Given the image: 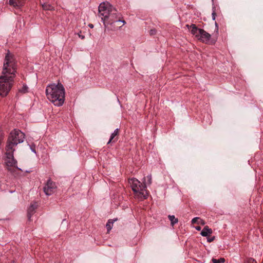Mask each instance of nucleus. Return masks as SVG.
<instances>
[{"instance_id":"obj_1","label":"nucleus","mask_w":263,"mask_h":263,"mask_svg":"<svg viewBox=\"0 0 263 263\" xmlns=\"http://www.w3.org/2000/svg\"><path fill=\"white\" fill-rule=\"evenodd\" d=\"M16 64L13 55L8 52L5 56L0 82H11L16 81Z\"/></svg>"},{"instance_id":"obj_2","label":"nucleus","mask_w":263,"mask_h":263,"mask_svg":"<svg viewBox=\"0 0 263 263\" xmlns=\"http://www.w3.org/2000/svg\"><path fill=\"white\" fill-rule=\"evenodd\" d=\"M65 88L62 83H50L46 88L47 98L55 106H61L65 101Z\"/></svg>"},{"instance_id":"obj_3","label":"nucleus","mask_w":263,"mask_h":263,"mask_svg":"<svg viewBox=\"0 0 263 263\" xmlns=\"http://www.w3.org/2000/svg\"><path fill=\"white\" fill-rule=\"evenodd\" d=\"M25 139V134L20 130L14 129L12 130L8 137L6 149H15L14 147L23 143Z\"/></svg>"},{"instance_id":"obj_4","label":"nucleus","mask_w":263,"mask_h":263,"mask_svg":"<svg viewBox=\"0 0 263 263\" xmlns=\"http://www.w3.org/2000/svg\"><path fill=\"white\" fill-rule=\"evenodd\" d=\"M129 183L132 190L138 198L141 199H146L147 198L148 194L146 190V185H145V183H141L135 178L130 179Z\"/></svg>"},{"instance_id":"obj_5","label":"nucleus","mask_w":263,"mask_h":263,"mask_svg":"<svg viewBox=\"0 0 263 263\" xmlns=\"http://www.w3.org/2000/svg\"><path fill=\"white\" fill-rule=\"evenodd\" d=\"M114 9L115 8L107 2H102L100 4L98 8L99 16L101 17L103 23L104 21H106V18Z\"/></svg>"},{"instance_id":"obj_6","label":"nucleus","mask_w":263,"mask_h":263,"mask_svg":"<svg viewBox=\"0 0 263 263\" xmlns=\"http://www.w3.org/2000/svg\"><path fill=\"white\" fill-rule=\"evenodd\" d=\"M118 14H117V11L115 8L112 10L111 13H110L107 17L106 18V21H104L103 23L105 27L107 25H112L115 23L118 22H122L124 24L125 23V21L124 20H121L120 19V17L118 16Z\"/></svg>"},{"instance_id":"obj_7","label":"nucleus","mask_w":263,"mask_h":263,"mask_svg":"<svg viewBox=\"0 0 263 263\" xmlns=\"http://www.w3.org/2000/svg\"><path fill=\"white\" fill-rule=\"evenodd\" d=\"M6 164L8 167H16L17 161L14 159L13 152L15 149H6Z\"/></svg>"},{"instance_id":"obj_8","label":"nucleus","mask_w":263,"mask_h":263,"mask_svg":"<svg viewBox=\"0 0 263 263\" xmlns=\"http://www.w3.org/2000/svg\"><path fill=\"white\" fill-rule=\"evenodd\" d=\"M211 35L203 29H201L197 39L205 44H215L216 40L211 39Z\"/></svg>"},{"instance_id":"obj_9","label":"nucleus","mask_w":263,"mask_h":263,"mask_svg":"<svg viewBox=\"0 0 263 263\" xmlns=\"http://www.w3.org/2000/svg\"><path fill=\"white\" fill-rule=\"evenodd\" d=\"M56 188L55 183L50 179H49L44 187V191L46 195L50 196L55 192Z\"/></svg>"},{"instance_id":"obj_10","label":"nucleus","mask_w":263,"mask_h":263,"mask_svg":"<svg viewBox=\"0 0 263 263\" xmlns=\"http://www.w3.org/2000/svg\"><path fill=\"white\" fill-rule=\"evenodd\" d=\"M11 86V83H0V96L3 97L6 96Z\"/></svg>"},{"instance_id":"obj_11","label":"nucleus","mask_w":263,"mask_h":263,"mask_svg":"<svg viewBox=\"0 0 263 263\" xmlns=\"http://www.w3.org/2000/svg\"><path fill=\"white\" fill-rule=\"evenodd\" d=\"M186 27L191 30L192 34L197 39L202 29L198 28L195 24H192L190 26L186 25Z\"/></svg>"},{"instance_id":"obj_12","label":"nucleus","mask_w":263,"mask_h":263,"mask_svg":"<svg viewBox=\"0 0 263 263\" xmlns=\"http://www.w3.org/2000/svg\"><path fill=\"white\" fill-rule=\"evenodd\" d=\"M37 205L35 204H31L28 208L27 211V217L29 221H31V218L32 215L35 212V210L36 208Z\"/></svg>"},{"instance_id":"obj_13","label":"nucleus","mask_w":263,"mask_h":263,"mask_svg":"<svg viewBox=\"0 0 263 263\" xmlns=\"http://www.w3.org/2000/svg\"><path fill=\"white\" fill-rule=\"evenodd\" d=\"M212 233V230L209 228L208 226H205L201 231L200 234L202 236H207Z\"/></svg>"},{"instance_id":"obj_14","label":"nucleus","mask_w":263,"mask_h":263,"mask_svg":"<svg viewBox=\"0 0 263 263\" xmlns=\"http://www.w3.org/2000/svg\"><path fill=\"white\" fill-rule=\"evenodd\" d=\"M9 4L14 7H20L23 5L22 0H9Z\"/></svg>"},{"instance_id":"obj_15","label":"nucleus","mask_w":263,"mask_h":263,"mask_svg":"<svg viewBox=\"0 0 263 263\" xmlns=\"http://www.w3.org/2000/svg\"><path fill=\"white\" fill-rule=\"evenodd\" d=\"M168 218L171 221V224L172 226H174L175 224L177 223L178 222V218H175L174 215H169L168 216Z\"/></svg>"},{"instance_id":"obj_16","label":"nucleus","mask_w":263,"mask_h":263,"mask_svg":"<svg viewBox=\"0 0 263 263\" xmlns=\"http://www.w3.org/2000/svg\"><path fill=\"white\" fill-rule=\"evenodd\" d=\"M119 128H116L114 132L111 134V136H110V139L109 140V141H108L107 142V144H109L111 142L112 140L114 139V138L115 137V136H116L117 135H118L119 134Z\"/></svg>"},{"instance_id":"obj_17","label":"nucleus","mask_w":263,"mask_h":263,"mask_svg":"<svg viewBox=\"0 0 263 263\" xmlns=\"http://www.w3.org/2000/svg\"><path fill=\"white\" fill-rule=\"evenodd\" d=\"M152 179L151 175H149L146 177H144L143 183H145V185L146 184L150 185L152 183Z\"/></svg>"},{"instance_id":"obj_18","label":"nucleus","mask_w":263,"mask_h":263,"mask_svg":"<svg viewBox=\"0 0 263 263\" xmlns=\"http://www.w3.org/2000/svg\"><path fill=\"white\" fill-rule=\"evenodd\" d=\"M42 7L44 10H54V7L48 3H44L42 4Z\"/></svg>"},{"instance_id":"obj_19","label":"nucleus","mask_w":263,"mask_h":263,"mask_svg":"<svg viewBox=\"0 0 263 263\" xmlns=\"http://www.w3.org/2000/svg\"><path fill=\"white\" fill-rule=\"evenodd\" d=\"M20 92L25 93L28 91V87L26 85H23V86L18 88Z\"/></svg>"},{"instance_id":"obj_20","label":"nucleus","mask_w":263,"mask_h":263,"mask_svg":"<svg viewBox=\"0 0 263 263\" xmlns=\"http://www.w3.org/2000/svg\"><path fill=\"white\" fill-rule=\"evenodd\" d=\"M112 223H113V221H111V220H108V221L107 222V223L106 224V227L107 230V231H109L111 229L112 227L111 226V224H112Z\"/></svg>"},{"instance_id":"obj_21","label":"nucleus","mask_w":263,"mask_h":263,"mask_svg":"<svg viewBox=\"0 0 263 263\" xmlns=\"http://www.w3.org/2000/svg\"><path fill=\"white\" fill-rule=\"evenodd\" d=\"M224 259L223 258H221L219 259H214V258H213L212 259V262L213 263H222V262H223L224 261Z\"/></svg>"},{"instance_id":"obj_22","label":"nucleus","mask_w":263,"mask_h":263,"mask_svg":"<svg viewBox=\"0 0 263 263\" xmlns=\"http://www.w3.org/2000/svg\"><path fill=\"white\" fill-rule=\"evenodd\" d=\"M245 263H257V262L254 258H249L245 261Z\"/></svg>"},{"instance_id":"obj_23","label":"nucleus","mask_w":263,"mask_h":263,"mask_svg":"<svg viewBox=\"0 0 263 263\" xmlns=\"http://www.w3.org/2000/svg\"><path fill=\"white\" fill-rule=\"evenodd\" d=\"M212 9H213V11H212V19H213V20H215V17H216L215 7H213Z\"/></svg>"},{"instance_id":"obj_24","label":"nucleus","mask_w":263,"mask_h":263,"mask_svg":"<svg viewBox=\"0 0 263 263\" xmlns=\"http://www.w3.org/2000/svg\"><path fill=\"white\" fill-rule=\"evenodd\" d=\"M199 217H195L194 218L192 219L191 222H192V223L194 224V223H198V221H199Z\"/></svg>"},{"instance_id":"obj_25","label":"nucleus","mask_w":263,"mask_h":263,"mask_svg":"<svg viewBox=\"0 0 263 263\" xmlns=\"http://www.w3.org/2000/svg\"><path fill=\"white\" fill-rule=\"evenodd\" d=\"M29 146H30V149L31 150V151L33 153H34V154H36V151L35 149V145L32 144V145H29Z\"/></svg>"},{"instance_id":"obj_26","label":"nucleus","mask_w":263,"mask_h":263,"mask_svg":"<svg viewBox=\"0 0 263 263\" xmlns=\"http://www.w3.org/2000/svg\"><path fill=\"white\" fill-rule=\"evenodd\" d=\"M215 238V236H213L211 238H208V241L209 242H211L212 241H213Z\"/></svg>"},{"instance_id":"obj_27","label":"nucleus","mask_w":263,"mask_h":263,"mask_svg":"<svg viewBox=\"0 0 263 263\" xmlns=\"http://www.w3.org/2000/svg\"><path fill=\"white\" fill-rule=\"evenodd\" d=\"M198 224H204V222L203 221V220L199 218V221L198 222Z\"/></svg>"},{"instance_id":"obj_28","label":"nucleus","mask_w":263,"mask_h":263,"mask_svg":"<svg viewBox=\"0 0 263 263\" xmlns=\"http://www.w3.org/2000/svg\"><path fill=\"white\" fill-rule=\"evenodd\" d=\"M156 33V30H151L150 31V34L151 35H154Z\"/></svg>"},{"instance_id":"obj_29","label":"nucleus","mask_w":263,"mask_h":263,"mask_svg":"<svg viewBox=\"0 0 263 263\" xmlns=\"http://www.w3.org/2000/svg\"><path fill=\"white\" fill-rule=\"evenodd\" d=\"M201 227L200 226H197L195 227V229L198 231L201 230Z\"/></svg>"},{"instance_id":"obj_30","label":"nucleus","mask_w":263,"mask_h":263,"mask_svg":"<svg viewBox=\"0 0 263 263\" xmlns=\"http://www.w3.org/2000/svg\"><path fill=\"white\" fill-rule=\"evenodd\" d=\"M79 36L81 39H84L85 38L84 35L79 34Z\"/></svg>"},{"instance_id":"obj_31","label":"nucleus","mask_w":263,"mask_h":263,"mask_svg":"<svg viewBox=\"0 0 263 263\" xmlns=\"http://www.w3.org/2000/svg\"><path fill=\"white\" fill-rule=\"evenodd\" d=\"M215 24L217 29V32H218V24L216 22H215Z\"/></svg>"},{"instance_id":"obj_32","label":"nucleus","mask_w":263,"mask_h":263,"mask_svg":"<svg viewBox=\"0 0 263 263\" xmlns=\"http://www.w3.org/2000/svg\"><path fill=\"white\" fill-rule=\"evenodd\" d=\"M89 27H90L91 28H92L93 27V25L92 24H90L89 25Z\"/></svg>"},{"instance_id":"obj_33","label":"nucleus","mask_w":263,"mask_h":263,"mask_svg":"<svg viewBox=\"0 0 263 263\" xmlns=\"http://www.w3.org/2000/svg\"><path fill=\"white\" fill-rule=\"evenodd\" d=\"M65 220V219H63L62 221V223H63Z\"/></svg>"}]
</instances>
